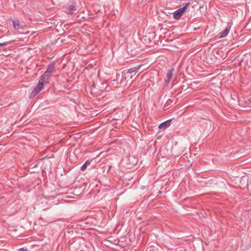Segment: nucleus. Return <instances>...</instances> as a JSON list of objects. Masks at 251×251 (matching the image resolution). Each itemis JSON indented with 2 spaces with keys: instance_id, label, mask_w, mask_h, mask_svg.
Masks as SVG:
<instances>
[{
  "instance_id": "obj_11",
  "label": "nucleus",
  "mask_w": 251,
  "mask_h": 251,
  "mask_svg": "<svg viewBox=\"0 0 251 251\" xmlns=\"http://www.w3.org/2000/svg\"><path fill=\"white\" fill-rule=\"evenodd\" d=\"M12 23L15 29H19L20 28V24L18 21H13Z\"/></svg>"
},
{
  "instance_id": "obj_6",
  "label": "nucleus",
  "mask_w": 251,
  "mask_h": 251,
  "mask_svg": "<svg viewBox=\"0 0 251 251\" xmlns=\"http://www.w3.org/2000/svg\"><path fill=\"white\" fill-rule=\"evenodd\" d=\"M54 71V63L53 62H51L48 66V68L47 70L46 71V73L50 74L51 73H52Z\"/></svg>"
},
{
  "instance_id": "obj_4",
  "label": "nucleus",
  "mask_w": 251,
  "mask_h": 251,
  "mask_svg": "<svg viewBox=\"0 0 251 251\" xmlns=\"http://www.w3.org/2000/svg\"><path fill=\"white\" fill-rule=\"evenodd\" d=\"M171 121H172V120L170 119V120H167L166 121L161 123L159 125L158 128L159 129H163V130H164L165 129H166L167 127H168L170 125V123H171Z\"/></svg>"
},
{
  "instance_id": "obj_10",
  "label": "nucleus",
  "mask_w": 251,
  "mask_h": 251,
  "mask_svg": "<svg viewBox=\"0 0 251 251\" xmlns=\"http://www.w3.org/2000/svg\"><path fill=\"white\" fill-rule=\"evenodd\" d=\"M90 164V162L88 160H87L81 167V170L82 171H85L87 167Z\"/></svg>"
},
{
  "instance_id": "obj_2",
  "label": "nucleus",
  "mask_w": 251,
  "mask_h": 251,
  "mask_svg": "<svg viewBox=\"0 0 251 251\" xmlns=\"http://www.w3.org/2000/svg\"><path fill=\"white\" fill-rule=\"evenodd\" d=\"M190 4V2L187 3L184 6L181 7L176 10L173 13V18L176 20L179 19L182 14L186 11L187 6Z\"/></svg>"
},
{
  "instance_id": "obj_7",
  "label": "nucleus",
  "mask_w": 251,
  "mask_h": 251,
  "mask_svg": "<svg viewBox=\"0 0 251 251\" xmlns=\"http://www.w3.org/2000/svg\"><path fill=\"white\" fill-rule=\"evenodd\" d=\"M141 65H139L129 69L127 71V74H130L133 73H136L141 68Z\"/></svg>"
},
{
  "instance_id": "obj_12",
  "label": "nucleus",
  "mask_w": 251,
  "mask_h": 251,
  "mask_svg": "<svg viewBox=\"0 0 251 251\" xmlns=\"http://www.w3.org/2000/svg\"><path fill=\"white\" fill-rule=\"evenodd\" d=\"M250 58L246 60V64L250 68L251 67V53L250 54Z\"/></svg>"
},
{
  "instance_id": "obj_13",
  "label": "nucleus",
  "mask_w": 251,
  "mask_h": 251,
  "mask_svg": "<svg viewBox=\"0 0 251 251\" xmlns=\"http://www.w3.org/2000/svg\"><path fill=\"white\" fill-rule=\"evenodd\" d=\"M85 221H86L85 220H83L82 221L80 222V224H79V226H80L81 228L86 227V226L84 225V224H86V222H85Z\"/></svg>"
},
{
  "instance_id": "obj_1",
  "label": "nucleus",
  "mask_w": 251,
  "mask_h": 251,
  "mask_svg": "<svg viewBox=\"0 0 251 251\" xmlns=\"http://www.w3.org/2000/svg\"><path fill=\"white\" fill-rule=\"evenodd\" d=\"M44 82H42V80H39L38 84L30 93L29 98H34L44 88Z\"/></svg>"
},
{
  "instance_id": "obj_5",
  "label": "nucleus",
  "mask_w": 251,
  "mask_h": 251,
  "mask_svg": "<svg viewBox=\"0 0 251 251\" xmlns=\"http://www.w3.org/2000/svg\"><path fill=\"white\" fill-rule=\"evenodd\" d=\"M174 71V69L172 68L170 69H169L167 71V82L169 83L172 79L173 77V72Z\"/></svg>"
},
{
  "instance_id": "obj_15",
  "label": "nucleus",
  "mask_w": 251,
  "mask_h": 251,
  "mask_svg": "<svg viewBox=\"0 0 251 251\" xmlns=\"http://www.w3.org/2000/svg\"><path fill=\"white\" fill-rule=\"evenodd\" d=\"M20 251H27V249L24 248H21L19 249Z\"/></svg>"
},
{
  "instance_id": "obj_9",
  "label": "nucleus",
  "mask_w": 251,
  "mask_h": 251,
  "mask_svg": "<svg viewBox=\"0 0 251 251\" xmlns=\"http://www.w3.org/2000/svg\"><path fill=\"white\" fill-rule=\"evenodd\" d=\"M76 10V8L74 5H70L69 6L68 11L67 13L70 14H73L74 13V12Z\"/></svg>"
},
{
  "instance_id": "obj_3",
  "label": "nucleus",
  "mask_w": 251,
  "mask_h": 251,
  "mask_svg": "<svg viewBox=\"0 0 251 251\" xmlns=\"http://www.w3.org/2000/svg\"><path fill=\"white\" fill-rule=\"evenodd\" d=\"M230 28H231V25H230V23H228V24H227L226 27V28L225 29V30L222 32H221V34L219 38H224V37H226L229 33Z\"/></svg>"
},
{
  "instance_id": "obj_8",
  "label": "nucleus",
  "mask_w": 251,
  "mask_h": 251,
  "mask_svg": "<svg viewBox=\"0 0 251 251\" xmlns=\"http://www.w3.org/2000/svg\"><path fill=\"white\" fill-rule=\"evenodd\" d=\"M50 78V74L46 73L45 72L41 76V78L39 80H42V82L48 80Z\"/></svg>"
},
{
  "instance_id": "obj_14",
  "label": "nucleus",
  "mask_w": 251,
  "mask_h": 251,
  "mask_svg": "<svg viewBox=\"0 0 251 251\" xmlns=\"http://www.w3.org/2000/svg\"><path fill=\"white\" fill-rule=\"evenodd\" d=\"M11 42H5V43H0V48L2 47H3L4 46H6L9 44H10Z\"/></svg>"
}]
</instances>
